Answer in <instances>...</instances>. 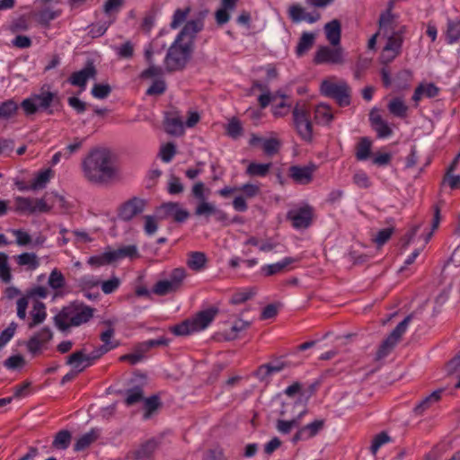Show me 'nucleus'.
Masks as SVG:
<instances>
[{"instance_id":"obj_24","label":"nucleus","mask_w":460,"mask_h":460,"mask_svg":"<svg viewBox=\"0 0 460 460\" xmlns=\"http://www.w3.org/2000/svg\"><path fill=\"white\" fill-rule=\"evenodd\" d=\"M313 172L314 169L309 166H293L290 176L298 184H307L313 179Z\"/></svg>"},{"instance_id":"obj_48","label":"nucleus","mask_w":460,"mask_h":460,"mask_svg":"<svg viewBox=\"0 0 460 460\" xmlns=\"http://www.w3.org/2000/svg\"><path fill=\"white\" fill-rule=\"evenodd\" d=\"M301 420L291 418L290 420H278L276 429L281 434H288L296 427Z\"/></svg>"},{"instance_id":"obj_14","label":"nucleus","mask_w":460,"mask_h":460,"mask_svg":"<svg viewBox=\"0 0 460 460\" xmlns=\"http://www.w3.org/2000/svg\"><path fill=\"white\" fill-rule=\"evenodd\" d=\"M157 213L162 219L172 217L177 222H183L189 217L188 211L183 209L180 204L176 202L163 204L158 208Z\"/></svg>"},{"instance_id":"obj_63","label":"nucleus","mask_w":460,"mask_h":460,"mask_svg":"<svg viewBox=\"0 0 460 460\" xmlns=\"http://www.w3.org/2000/svg\"><path fill=\"white\" fill-rule=\"evenodd\" d=\"M353 182L358 187L362 189H367L370 187L371 181L368 175L363 171H358L353 175Z\"/></svg>"},{"instance_id":"obj_25","label":"nucleus","mask_w":460,"mask_h":460,"mask_svg":"<svg viewBox=\"0 0 460 460\" xmlns=\"http://www.w3.org/2000/svg\"><path fill=\"white\" fill-rule=\"evenodd\" d=\"M111 254L114 262L119 261L125 258L134 260L139 257L137 247L134 244L121 246L118 249H111Z\"/></svg>"},{"instance_id":"obj_47","label":"nucleus","mask_w":460,"mask_h":460,"mask_svg":"<svg viewBox=\"0 0 460 460\" xmlns=\"http://www.w3.org/2000/svg\"><path fill=\"white\" fill-rule=\"evenodd\" d=\"M15 211L32 214V199L17 196L14 198Z\"/></svg>"},{"instance_id":"obj_60","label":"nucleus","mask_w":460,"mask_h":460,"mask_svg":"<svg viewBox=\"0 0 460 460\" xmlns=\"http://www.w3.org/2000/svg\"><path fill=\"white\" fill-rule=\"evenodd\" d=\"M124 4V0H105L103 4V12L105 14L111 16L119 13Z\"/></svg>"},{"instance_id":"obj_17","label":"nucleus","mask_w":460,"mask_h":460,"mask_svg":"<svg viewBox=\"0 0 460 460\" xmlns=\"http://www.w3.org/2000/svg\"><path fill=\"white\" fill-rule=\"evenodd\" d=\"M371 127L376 132L379 138H386L392 135V128L387 121L383 119L376 109H373L369 114Z\"/></svg>"},{"instance_id":"obj_52","label":"nucleus","mask_w":460,"mask_h":460,"mask_svg":"<svg viewBox=\"0 0 460 460\" xmlns=\"http://www.w3.org/2000/svg\"><path fill=\"white\" fill-rule=\"evenodd\" d=\"M226 133L232 138H238L243 134V126L239 119L233 118L226 125Z\"/></svg>"},{"instance_id":"obj_45","label":"nucleus","mask_w":460,"mask_h":460,"mask_svg":"<svg viewBox=\"0 0 460 460\" xmlns=\"http://www.w3.org/2000/svg\"><path fill=\"white\" fill-rule=\"evenodd\" d=\"M447 371L450 377L456 381L455 386L460 387V354L452 359L447 365Z\"/></svg>"},{"instance_id":"obj_13","label":"nucleus","mask_w":460,"mask_h":460,"mask_svg":"<svg viewBox=\"0 0 460 460\" xmlns=\"http://www.w3.org/2000/svg\"><path fill=\"white\" fill-rule=\"evenodd\" d=\"M294 123L300 137L310 141L313 137L312 124L304 110L295 108L293 111Z\"/></svg>"},{"instance_id":"obj_40","label":"nucleus","mask_w":460,"mask_h":460,"mask_svg":"<svg viewBox=\"0 0 460 460\" xmlns=\"http://www.w3.org/2000/svg\"><path fill=\"white\" fill-rule=\"evenodd\" d=\"M12 278L8 255L0 252V279L4 283H9Z\"/></svg>"},{"instance_id":"obj_9","label":"nucleus","mask_w":460,"mask_h":460,"mask_svg":"<svg viewBox=\"0 0 460 460\" xmlns=\"http://www.w3.org/2000/svg\"><path fill=\"white\" fill-rule=\"evenodd\" d=\"M52 339V332L49 328L44 327L33 334L27 341L26 348L32 355L41 353Z\"/></svg>"},{"instance_id":"obj_56","label":"nucleus","mask_w":460,"mask_h":460,"mask_svg":"<svg viewBox=\"0 0 460 460\" xmlns=\"http://www.w3.org/2000/svg\"><path fill=\"white\" fill-rule=\"evenodd\" d=\"M190 8L185 7L183 9H177L172 16V20L171 22V27L172 29H177L180 27L183 22L186 21L189 13H190Z\"/></svg>"},{"instance_id":"obj_58","label":"nucleus","mask_w":460,"mask_h":460,"mask_svg":"<svg viewBox=\"0 0 460 460\" xmlns=\"http://www.w3.org/2000/svg\"><path fill=\"white\" fill-rule=\"evenodd\" d=\"M390 441H391L390 437L385 432H381L378 435H376L373 438L372 444L370 447V450H371L372 454L376 455L382 446L389 443Z\"/></svg>"},{"instance_id":"obj_37","label":"nucleus","mask_w":460,"mask_h":460,"mask_svg":"<svg viewBox=\"0 0 460 460\" xmlns=\"http://www.w3.org/2000/svg\"><path fill=\"white\" fill-rule=\"evenodd\" d=\"M98 438V432L92 429L83 434L75 444V451H82L93 443Z\"/></svg>"},{"instance_id":"obj_34","label":"nucleus","mask_w":460,"mask_h":460,"mask_svg":"<svg viewBox=\"0 0 460 460\" xmlns=\"http://www.w3.org/2000/svg\"><path fill=\"white\" fill-rule=\"evenodd\" d=\"M53 176V172L50 169H45L39 172L31 183V190H37L44 189L47 183Z\"/></svg>"},{"instance_id":"obj_59","label":"nucleus","mask_w":460,"mask_h":460,"mask_svg":"<svg viewBox=\"0 0 460 460\" xmlns=\"http://www.w3.org/2000/svg\"><path fill=\"white\" fill-rule=\"evenodd\" d=\"M17 329V324L12 322L1 333H0V349L4 347L13 337Z\"/></svg>"},{"instance_id":"obj_32","label":"nucleus","mask_w":460,"mask_h":460,"mask_svg":"<svg viewBox=\"0 0 460 460\" xmlns=\"http://www.w3.org/2000/svg\"><path fill=\"white\" fill-rule=\"evenodd\" d=\"M207 263V257L205 253L200 252H192L189 253L187 259L188 267L194 271L202 270Z\"/></svg>"},{"instance_id":"obj_7","label":"nucleus","mask_w":460,"mask_h":460,"mask_svg":"<svg viewBox=\"0 0 460 460\" xmlns=\"http://www.w3.org/2000/svg\"><path fill=\"white\" fill-rule=\"evenodd\" d=\"M320 90L323 95L335 99L340 106H348L350 103V91L343 81L324 80L321 84Z\"/></svg>"},{"instance_id":"obj_22","label":"nucleus","mask_w":460,"mask_h":460,"mask_svg":"<svg viewBox=\"0 0 460 460\" xmlns=\"http://www.w3.org/2000/svg\"><path fill=\"white\" fill-rule=\"evenodd\" d=\"M239 0H222L221 7L215 13L216 22L223 25L230 20V13L233 12Z\"/></svg>"},{"instance_id":"obj_27","label":"nucleus","mask_w":460,"mask_h":460,"mask_svg":"<svg viewBox=\"0 0 460 460\" xmlns=\"http://www.w3.org/2000/svg\"><path fill=\"white\" fill-rule=\"evenodd\" d=\"M438 93V88L431 83L420 84L416 89L412 96L415 102H419L424 97L432 98Z\"/></svg>"},{"instance_id":"obj_26","label":"nucleus","mask_w":460,"mask_h":460,"mask_svg":"<svg viewBox=\"0 0 460 460\" xmlns=\"http://www.w3.org/2000/svg\"><path fill=\"white\" fill-rule=\"evenodd\" d=\"M155 445L153 442H147L138 448L130 452L128 456V460H152Z\"/></svg>"},{"instance_id":"obj_12","label":"nucleus","mask_w":460,"mask_h":460,"mask_svg":"<svg viewBox=\"0 0 460 460\" xmlns=\"http://www.w3.org/2000/svg\"><path fill=\"white\" fill-rule=\"evenodd\" d=\"M306 414L305 401L300 395L298 398H291L283 402L280 410V415L283 417H290L302 420Z\"/></svg>"},{"instance_id":"obj_42","label":"nucleus","mask_w":460,"mask_h":460,"mask_svg":"<svg viewBox=\"0 0 460 460\" xmlns=\"http://www.w3.org/2000/svg\"><path fill=\"white\" fill-rule=\"evenodd\" d=\"M178 290L177 287L172 282L169 278L158 281L153 288V292L159 296H164Z\"/></svg>"},{"instance_id":"obj_10","label":"nucleus","mask_w":460,"mask_h":460,"mask_svg":"<svg viewBox=\"0 0 460 460\" xmlns=\"http://www.w3.org/2000/svg\"><path fill=\"white\" fill-rule=\"evenodd\" d=\"M313 216V208L309 206L294 208L288 213V218L296 229L307 228L312 223Z\"/></svg>"},{"instance_id":"obj_6","label":"nucleus","mask_w":460,"mask_h":460,"mask_svg":"<svg viewBox=\"0 0 460 460\" xmlns=\"http://www.w3.org/2000/svg\"><path fill=\"white\" fill-rule=\"evenodd\" d=\"M58 94L51 92L49 87H42L39 93H33L21 102V107L27 116L35 114L40 111H49Z\"/></svg>"},{"instance_id":"obj_49","label":"nucleus","mask_w":460,"mask_h":460,"mask_svg":"<svg viewBox=\"0 0 460 460\" xmlns=\"http://www.w3.org/2000/svg\"><path fill=\"white\" fill-rule=\"evenodd\" d=\"M70 441L71 434L67 430H61L56 435L52 445L58 449H66L68 447Z\"/></svg>"},{"instance_id":"obj_18","label":"nucleus","mask_w":460,"mask_h":460,"mask_svg":"<svg viewBox=\"0 0 460 460\" xmlns=\"http://www.w3.org/2000/svg\"><path fill=\"white\" fill-rule=\"evenodd\" d=\"M324 421L323 420H315L307 425L300 428L292 438L293 443L301 440H307L314 437L323 428Z\"/></svg>"},{"instance_id":"obj_30","label":"nucleus","mask_w":460,"mask_h":460,"mask_svg":"<svg viewBox=\"0 0 460 460\" xmlns=\"http://www.w3.org/2000/svg\"><path fill=\"white\" fill-rule=\"evenodd\" d=\"M87 263L96 268L114 263L111 254V248L108 247L107 249L104 250L103 252L89 257L87 260Z\"/></svg>"},{"instance_id":"obj_61","label":"nucleus","mask_w":460,"mask_h":460,"mask_svg":"<svg viewBox=\"0 0 460 460\" xmlns=\"http://www.w3.org/2000/svg\"><path fill=\"white\" fill-rule=\"evenodd\" d=\"M143 399V392L139 387L130 389L127 392L125 403L128 406L133 405Z\"/></svg>"},{"instance_id":"obj_39","label":"nucleus","mask_w":460,"mask_h":460,"mask_svg":"<svg viewBox=\"0 0 460 460\" xmlns=\"http://www.w3.org/2000/svg\"><path fill=\"white\" fill-rule=\"evenodd\" d=\"M315 119L319 123L329 124L333 119V112L330 106L319 104L315 109Z\"/></svg>"},{"instance_id":"obj_57","label":"nucleus","mask_w":460,"mask_h":460,"mask_svg":"<svg viewBox=\"0 0 460 460\" xmlns=\"http://www.w3.org/2000/svg\"><path fill=\"white\" fill-rule=\"evenodd\" d=\"M84 138L75 137L71 143L63 148L65 159H69L74 154L82 147Z\"/></svg>"},{"instance_id":"obj_1","label":"nucleus","mask_w":460,"mask_h":460,"mask_svg":"<svg viewBox=\"0 0 460 460\" xmlns=\"http://www.w3.org/2000/svg\"><path fill=\"white\" fill-rule=\"evenodd\" d=\"M201 21H189L170 47L165 58L166 66L170 70L183 67L189 60L195 34L202 29Z\"/></svg>"},{"instance_id":"obj_35","label":"nucleus","mask_w":460,"mask_h":460,"mask_svg":"<svg viewBox=\"0 0 460 460\" xmlns=\"http://www.w3.org/2000/svg\"><path fill=\"white\" fill-rule=\"evenodd\" d=\"M315 36L311 32H304L296 48V53L298 57L306 53L314 45Z\"/></svg>"},{"instance_id":"obj_3","label":"nucleus","mask_w":460,"mask_h":460,"mask_svg":"<svg viewBox=\"0 0 460 460\" xmlns=\"http://www.w3.org/2000/svg\"><path fill=\"white\" fill-rule=\"evenodd\" d=\"M84 176L93 182H104L113 177L117 167L113 155L108 150H95L83 162Z\"/></svg>"},{"instance_id":"obj_51","label":"nucleus","mask_w":460,"mask_h":460,"mask_svg":"<svg viewBox=\"0 0 460 460\" xmlns=\"http://www.w3.org/2000/svg\"><path fill=\"white\" fill-rule=\"evenodd\" d=\"M176 154V146L172 143L163 144L160 147L159 157L164 163H170Z\"/></svg>"},{"instance_id":"obj_29","label":"nucleus","mask_w":460,"mask_h":460,"mask_svg":"<svg viewBox=\"0 0 460 460\" xmlns=\"http://www.w3.org/2000/svg\"><path fill=\"white\" fill-rule=\"evenodd\" d=\"M31 320L29 323V328H33L46 320L47 311L43 303L36 301L33 304L32 309L31 311Z\"/></svg>"},{"instance_id":"obj_38","label":"nucleus","mask_w":460,"mask_h":460,"mask_svg":"<svg viewBox=\"0 0 460 460\" xmlns=\"http://www.w3.org/2000/svg\"><path fill=\"white\" fill-rule=\"evenodd\" d=\"M447 40L453 44L460 40V20H449L446 32Z\"/></svg>"},{"instance_id":"obj_43","label":"nucleus","mask_w":460,"mask_h":460,"mask_svg":"<svg viewBox=\"0 0 460 460\" xmlns=\"http://www.w3.org/2000/svg\"><path fill=\"white\" fill-rule=\"evenodd\" d=\"M291 104L287 102L285 96H280L279 100L276 96V102H273L272 113L275 117H284L288 114Z\"/></svg>"},{"instance_id":"obj_21","label":"nucleus","mask_w":460,"mask_h":460,"mask_svg":"<svg viewBox=\"0 0 460 460\" xmlns=\"http://www.w3.org/2000/svg\"><path fill=\"white\" fill-rule=\"evenodd\" d=\"M94 75V67L89 66L80 71L74 73L69 78V83L73 85L81 87L82 90H84L87 81L91 78H93Z\"/></svg>"},{"instance_id":"obj_19","label":"nucleus","mask_w":460,"mask_h":460,"mask_svg":"<svg viewBox=\"0 0 460 460\" xmlns=\"http://www.w3.org/2000/svg\"><path fill=\"white\" fill-rule=\"evenodd\" d=\"M164 126L165 131L172 136H182L185 131L184 123L178 112L166 113Z\"/></svg>"},{"instance_id":"obj_55","label":"nucleus","mask_w":460,"mask_h":460,"mask_svg":"<svg viewBox=\"0 0 460 460\" xmlns=\"http://www.w3.org/2000/svg\"><path fill=\"white\" fill-rule=\"evenodd\" d=\"M160 405L159 399L157 396H152L144 401V418L148 419L152 414L158 409Z\"/></svg>"},{"instance_id":"obj_46","label":"nucleus","mask_w":460,"mask_h":460,"mask_svg":"<svg viewBox=\"0 0 460 460\" xmlns=\"http://www.w3.org/2000/svg\"><path fill=\"white\" fill-rule=\"evenodd\" d=\"M281 369H282V366H280V365L267 364V365L261 366L257 369L256 376L260 380L265 381L268 379L269 376L279 372Z\"/></svg>"},{"instance_id":"obj_5","label":"nucleus","mask_w":460,"mask_h":460,"mask_svg":"<svg viewBox=\"0 0 460 460\" xmlns=\"http://www.w3.org/2000/svg\"><path fill=\"white\" fill-rule=\"evenodd\" d=\"M217 310L209 308L198 313L179 324L171 327V332L177 336H186L205 330L215 319Z\"/></svg>"},{"instance_id":"obj_11","label":"nucleus","mask_w":460,"mask_h":460,"mask_svg":"<svg viewBox=\"0 0 460 460\" xmlns=\"http://www.w3.org/2000/svg\"><path fill=\"white\" fill-rule=\"evenodd\" d=\"M410 321L411 316H407L396 326V328L392 332V333L387 337V339L384 341L377 352L379 358L386 356L388 352L399 341L402 335L406 332Z\"/></svg>"},{"instance_id":"obj_44","label":"nucleus","mask_w":460,"mask_h":460,"mask_svg":"<svg viewBox=\"0 0 460 460\" xmlns=\"http://www.w3.org/2000/svg\"><path fill=\"white\" fill-rule=\"evenodd\" d=\"M66 284L65 277L62 272L57 269H54L49 277L48 285L53 290H59L64 288Z\"/></svg>"},{"instance_id":"obj_15","label":"nucleus","mask_w":460,"mask_h":460,"mask_svg":"<svg viewBox=\"0 0 460 460\" xmlns=\"http://www.w3.org/2000/svg\"><path fill=\"white\" fill-rule=\"evenodd\" d=\"M288 17L295 23L306 22L314 23L320 19L319 13H307L305 8L299 4H293L288 9Z\"/></svg>"},{"instance_id":"obj_53","label":"nucleus","mask_w":460,"mask_h":460,"mask_svg":"<svg viewBox=\"0 0 460 460\" xmlns=\"http://www.w3.org/2000/svg\"><path fill=\"white\" fill-rule=\"evenodd\" d=\"M371 142L367 138H362L357 147L356 156L358 160H367L370 155Z\"/></svg>"},{"instance_id":"obj_20","label":"nucleus","mask_w":460,"mask_h":460,"mask_svg":"<svg viewBox=\"0 0 460 460\" xmlns=\"http://www.w3.org/2000/svg\"><path fill=\"white\" fill-rule=\"evenodd\" d=\"M195 215L206 217L216 216L218 220L226 218L225 213L218 209L215 204L208 200H202L198 204L195 209Z\"/></svg>"},{"instance_id":"obj_4","label":"nucleus","mask_w":460,"mask_h":460,"mask_svg":"<svg viewBox=\"0 0 460 460\" xmlns=\"http://www.w3.org/2000/svg\"><path fill=\"white\" fill-rule=\"evenodd\" d=\"M93 315V309L81 303H72L54 317L57 327L65 331L87 323Z\"/></svg>"},{"instance_id":"obj_64","label":"nucleus","mask_w":460,"mask_h":460,"mask_svg":"<svg viewBox=\"0 0 460 460\" xmlns=\"http://www.w3.org/2000/svg\"><path fill=\"white\" fill-rule=\"evenodd\" d=\"M111 91L109 84H96L92 89V94L96 99H104L110 94Z\"/></svg>"},{"instance_id":"obj_33","label":"nucleus","mask_w":460,"mask_h":460,"mask_svg":"<svg viewBox=\"0 0 460 460\" xmlns=\"http://www.w3.org/2000/svg\"><path fill=\"white\" fill-rule=\"evenodd\" d=\"M271 166V163L252 162L248 164L245 173L250 177H264L269 173Z\"/></svg>"},{"instance_id":"obj_2","label":"nucleus","mask_w":460,"mask_h":460,"mask_svg":"<svg viewBox=\"0 0 460 460\" xmlns=\"http://www.w3.org/2000/svg\"><path fill=\"white\" fill-rule=\"evenodd\" d=\"M404 27L390 12L380 16L379 34L386 40L380 59L383 63L392 62L400 53Z\"/></svg>"},{"instance_id":"obj_31","label":"nucleus","mask_w":460,"mask_h":460,"mask_svg":"<svg viewBox=\"0 0 460 460\" xmlns=\"http://www.w3.org/2000/svg\"><path fill=\"white\" fill-rule=\"evenodd\" d=\"M327 40L333 46H338L341 40V26L338 21L333 20L324 27Z\"/></svg>"},{"instance_id":"obj_16","label":"nucleus","mask_w":460,"mask_h":460,"mask_svg":"<svg viewBox=\"0 0 460 460\" xmlns=\"http://www.w3.org/2000/svg\"><path fill=\"white\" fill-rule=\"evenodd\" d=\"M146 202L141 199H132L126 202L119 209V216L123 220H130L145 209Z\"/></svg>"},{"instance_id":"obj_28","label":"nucleus","mask_w":460,"mask_h":460,"mask_svg":"<svg viewBox=\"0 0 460 460\" xmlns=\"http://www.w3.org/2000/svg\"><path fill=\"white\" fill-rule=\"evenodd\" d=\"M69 364L76 373H79L92 365V360L81 351L73 353L67 359Z\"/></svg>"},{"instance_id":"obj_23","label":"nucleus","mask_w":460,"mask_h":460,"mask_svg":"<svg viewBox=\"0 0 460 460\" xmlns=\"http://www.w3.org/2000/svg\"><path fill=\"white\" fill-rule=\"evenodd\" d=\"M296 261H298L296 258L285 257L278 262L263 265L261 270L263 275L271 276L283 271L287 267Z\"/></svg>"},{"instance_id":"obj_41","label":"nucleus","mask_w":460,"mask_h":460,"mask_svg":"<svg viewBox=\"0 0 460 460\" xmlns=\"http://www.w3.org/2000/svg\"><path fill=\"white\" fill-rule=\"evenodd\" d=\"M388 110L394 116L403 118L407 114L408 107L401 98H394L388 103Z\"/></svg>"},{"instance_id":"obj_50","label":"nucleus","mask_w":460,"mask_h":460,"mask_svg":"<svg viewBox=\"0 0 460 460\" xmlns=\"http://www.w3.org/2000/svg\"><path fill=\"white\" fill-rule=\"evenodd\" d=\"M113 329H108L101 334V340L103 342L102 352H107L118 346V342L113 340Z\"/></svg>"},{"instance_id":"obj_62","label":"nucleus","mask_w":460,"mask_h":460,"mask_svg":"<svg viewBox=\"0 0 460 460\" xmlns=\"http://www.w3.org/2000/svg\"><path fill=\"white\" fill-rule=\"evenodd\" d=\"M279 146V140L275 137H271L263 140L262 148L267 155H273L278 152Z\"/></svg>"},{"instance_id":"obj_36","label":"nucleus","mask_w":460,"mask_h":460,"mask_svg":"<svg viewBox=\"0 0 460 460\" xmlns=\"http://www.w3.org/2000/svg\"><path fill=\"white\" fill-rule=\"evenodd\" d=\"M19 106L13 99L6 100L0 103V118L10 119L17 114Z\"/></svg>"},{"instance_id":"obj_54","label":"nucleus","mask_w":460,"mask_h":460,"mask_svg":"<svg viewBox=\"0 0 460 460\" xmlns=\"http://www.w3.org/2000/svg\"><path fill=\"white\" fill-rule=\"evenodd\" d=\"M17 263L21 266H28L36 269L39 266L37 256L34 253L24 252L17 257Z\"/></svg>"},{"instance_id":"obj_8","label":"nucleus","mask_w":460,"mask_h":460,"mask_svg":"<svg viewBox=\"0 0 460 460\" xmlns=\"http://www.w3.org/2000/svg\"><path fill=\"white\" fill-rule=\"evenodd\" d=\"M316 64L329 63L333 65H342L345 62V54L341 47L334 49L329 47H321L317 49L314 56Z\"/></svg>"}]
</instances>
